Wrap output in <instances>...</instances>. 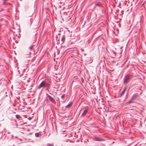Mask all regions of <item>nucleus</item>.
Wrapping results in <instances>:
<instances>
[{
  "label": "nucleus",
  "instance_id": "nucleus-8",
  "mask_svg": "<svg viewBox=\"0 0 146 146\" xmlns=\"http://www.w3.org/2000/svg\"><path fill=\"white\" fill-rule=\"evenodd\" d=\"M126 88H127V87H125L124 88V89L123 90V91L121 92L122 95H123L124 94Z\"/></svg>",
  "mask_w": 146,
  "mask_h": 146
},
{
  "label": "nucleus",
  "instance_id": "nucleus-3",
  "mask_svg": "<svg viewBox=\"0 0 146 146\" xmlns=\"http://www.w3.org/2000/svg\"><path fill=\"white\" fill-rule=\"evenodd\" d=\"M129 76L128 75H126L125 77L124 81V82L125 83L129 81Z\"/></svg>",
  "mask_w": 146,
  "mask_h": 146
},
{
  "label": "nucleus",
  "instance_id": "nucleus-7",
  "mask_svg": "<svg viewBox=\"0 0 146 146\" xmlns=\"http://www.w3.org/2000/svg\"><path fill=\"white\" fill-rule=\"evenodd\" d=\"M35 135L36 137H39L41 135L39 133H36L35 134Z\"/></svg>",
  "mask_w": 146,
  "mask_h": 146
},
{
  "label": "nucleus",
  "instance_id": "nucleus-1",
  "mask_svg": "<svg viewBox=\"0 0 146 146\" xmlns=\"http://www.w3.org/2000/svg\"><path fill=\"white\" fill-rule=\"evenodd\" d=\"M47 84L44 81L42 82L38 86V88H40L42 87H44L47 85Z\"/></svg>",
  "mask_w": 146,
  "mask_h": 146
},
{
  "label": "nucleus",
  "instance_id": "nucleus-13",
  "mask_svg": "<svg viewBox=\"0 0 146 146\" xmlns=\"http://www.w3.org/2000/svg\"><path fill=\"white\" fill-rule=\"evenodd\" d=\"M67 106V107L68 108V107H70V105H68Z\"/></svg>",
  "mask_w": 146,
  "mask_h": 146
},
{
  "label": "nucleus",
  "instance_id": "nucleus-4",
  "mask_svg": "<svg viewBox=\"0 0 146 146\" xmlns=\"http://www.w3.org/2000/svg\"><path fill=\"white\" fill-rule=\"evenodd\" d=\"M48 97L49 98L50 100L53 103H55V101L54 100V99L51 97L50 96L48 95Z\"/></svg>",
  "mask_w": 146,
  "mask_h": 146
},
{
  "label": "nucleus",
  "instance_id": "nucleus-10",
  "mask_svg": "<svg viewBox=\"0 0 146 146\" xmlns=\"http://www.w3.org/2000/svg\"><path fill=\"white\" fill-rule=\"evenodd\" d=\"M15 116H16V118L18 119L20 117H19V115H16Z\"/></svg>",
  "mask_w": 146,
  "mask_h": 146
},
{
  "label": "nucleus",
  "instance_id": "nucleus-5",
  "mask_svg": "<svg viewBox=\"0 0 146 146\" xmlns=\"http://www.w3.org/2000/svg\"><path fill=\"white\" fill-rule=\"evenodd\" d=\"M94 140L98 141H102V139L98 137H95L94 138Z\"/></svg>",
  "mask_w": 146,
  "mask_h": 146
},
{
  "label": "nucleus",
  "instance_id": "nucleus-11",
  "mask_svg": "<svg viewBox=\"0 0 146 146\" xmlns=\"http://www.w3.org/2000/svg\"><path fill=\"white\" fill-rule=\"evenodd\" d=\"M65 96V95L63 94L61 97L62 98H63Z\"/></svg>",
  "mask_w": 146,
  "mask_h": 146
},
{
  "label": "nucleus",
  "instance_id": "nucleus-14",
  "mask_svg": "<svg viewBox=\"0 0 146 146\" xmlns=\"http://www.w3.org/2000/svg\"><path fill=\"white\" fill-rule=\"evenodd\" d=\"M81 80H82V82H84V80H83V79L82 78L81 79Z\"/></svg>",
  "mask_w": 146,
  "mask_h": 146
},
{
  "label": "nucleus",
  "instance_id": "nucleus-15",
  "mask_svg": "<svg viewBox=\"0 0 146 146\" xmlns=\"http://www.w3.org/2000/svg\"><path fill=\"white\" fill-rule=\"evenodd\" d=\"M62 3V2H60V3L61 4V3Z\"/></svg>",
  "mask_w": 146,
  "mask_h": 146
},
{
  "label": "nucleus",
  "instance_id": "nucleus-12",
  "mask_svg": "<svg viewBox=\"0 0 146 146\" xmlns=\"http://www.w3.org/2000/svg\"><path fill=\"white\" fill-rule=\"evenodd\" d=\"M47 146H53V145L50 144H48L47 145Z\"/></svg>",
  "mask_w": 146,
  "mask_h": 146
},
{
  "label": "nucleus",
  "instance_id": "nucleus-6",
  "mask_svg": "<svg viewBox=\"0 0 146 146\" xmlns=\"http://www.w3.org/2000/svg\"><path fill=\"white\" fill-rule=\"evenodd\" d=\"M88 110L87 109H86L84 111L83 113L82 114V115L84 116L87 113Z\"/></svg>",
  "mask_w": 146,
  "mask_h": 146
},
{
  "label": "nucleus",
  "instance_id": "nucleus-2",
  "mask_svg": "<svg viewBox=\"0 0 146 146\" xmlns=\"http://www.w3.org/2000/svg\"><path fill=\"white\" fill-rule=\"evenodd\" d=\"M34 45H32L31 46L29 47V49L27 50L26 52V54L27 55H29L31 54V52H29L30 51L32 50L33 48Z\"/></svg>",
  "mask_w": 146,
  "mask_h": 146
},
{
  "label": "nucleus",
  "instance_id": "nucleus-9",
  "mask_svg": "<svg viewBox=\"0 0 146 146\" xmlns=\"http://www.w3.org/2000/svg\"><path fill=\"white\" fill-rule=\"evenodd\" d=\"M65 40V37L64 36H62L61 38V40L62 42H63Z\"/></svg>",
  "mask_w": 146,
  "mask_h": 146
}]
</instances>
